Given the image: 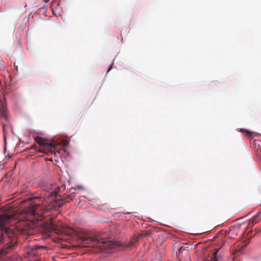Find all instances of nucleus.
<instances>
[{
  "instance_id": "obj_1",
  "label": "nucleus",
  "mask_w": 261,
  "mask_h": 261,
  "mask_svg": "<svg viewBox=\"0 0 261 261\" xmlns=\"http://www.w3.org/2000/svg\"><path fill=\"white\" fill-rule=\"evenodd\" d=\"M144 234L140 233L137 236H134L128 242L126 243L99 239L95 237L89 236L87 231L83 230H80L79 232L78 237L80 240L84 242L88 243L91 242L93 243L97 247L100 248V251H105L109 249L116 248L119 246L125 249H131L135 246L139 239Z\"/></svg>"
},
{
  "instance_id": "obj_2",
  "label": "nucleus",
  "mask_w": 261,
  "mask_h": 261,
  "mask_svg": "<svg viewBox=\"0 0 261 261\" xmlns=\"http://www.w3.org/2000/svg\"><path fill=\"white\" fill-rule=\"evenodd\" d=\"M12 216L7 214L0 215V243L3 240L4 234H8V229L5 226L6 223H9Z\"/></svg>"
},
{
  "instance_id": "obj_3",
  "label": "nucleus",
  "mask_w": 261,
  "mask_h": 261,
  "mask_svg": "<svg viewBox=\"0 0 261 261\" xmlns=\"http://www.w3.org/2000/svg\"><path fill=\"white\" fill-rule=\"evenodd\" d=\"M45 205V204L43 205L40 203L32 204L29 207L28 213L33 216L36 215L41 216L49 210L48 208L44 207Z\"/></svg>"
},
{
  "instance_id": "obj_4",
  "label": "nucleus",
  "mask_w": 261,
  "mask_h": 261,
  "mask_svg": "<svg viewBox=\"0 0 261 261\" xmlns=\"http://www.w3.org/2000/svg\"><path fill=\"white\" fill-rule=\"evenodd\" d=\"M0 117L7 119L6 103L4 97H0Z\"/></svg>"
},
{
  "instance_id": "obj_5",
  "label": "nucleus",
  "mask_w": 261,
  "mask_h": 261,
  "mask_svg": "<svg viewBox=\"0 0 261 261\" xmlns=\"http://www.w3.org/2000/svg\"><path fill=\"white\" fill-rule=\"evenodd\" d=\"M35 141L40 146H44L47 148L50 149L51 150L55 148L54 145H53L51 143L46 142L42 137H38L36 138Z\"/></svg>"
},
{
  "instance_id": "obj_6",
  "label": "nucleus",
  "mask_w": 261,
  "mask_h": 261,
  "mask_svg": "<svg viewBox=\"0 0 261 261\" xmlns=\"http://www.w3.org/2000/svg\"><path fill=\"white\" fill-rule=\"evenodd\" d=\"M43 248V246H35L30 247V250L28 251V254L30 256H35L40 254L39 250L40 249Z\"/></svg>"
},
{
  "instance_id": "obj_7",
  "label": "nucleus",
  "mask_w": 261,
  "mask_h": 261,
  "mask_svg": "<svg viewBox=\"0 0 261 261\" xmlns=\"http://www.w3.org/2000/svg\"><path fill=\"white\" fill-rule=\"evenodd\" d=\"M14 246V243L13 242H9L6 245L5 247L3 249H0V255H4L8 253V249H10Z\"/></svg>"
},
{
  "instance_id": "obj_8",
  "label": "nucleus",
  "mask_w": 261,
  "mask_h": 261,
  "mask_svg": "<svg viewBox=\"0 0 261 261\" xmlns=\"http://www.w3.org/2000/svg\"><path fill=\"white\" fill-rule=\"evenodd\" d=\"M260 215L261 211L258 212L256 215L252 217L249 221V223H252V224L256 223L259 221L258 218L260 216Z\"/></svg>"
},
{
  "instance_id": "obj_9",
  "label": "nucleus",
  "mask_w": 261,
  "mask_h": 261,
  "mask_svg": "<svg viewBox=\"0 0 261 261\" xmlns=\"http://www.w3.org/2000/svg\"><path fill=\"white\" fill-rule=\"evenodd\" d=\"M57 194V192L55 191H48L47 192V195H46V197H47L48 200L49 202H51L52 201L54 200V197Z\"/></svg>"
},
{
  "instance_id": "obj_10",
  "label": "nucleus",
  "mask_w": 261,
  "mask_h": 261,
  "mask_svg": "<svg viewBox=\"0 0 261 261\" xmlns=\"http://www.w3.org/2000/svg\"><path fill=\"white\" fill-rule=\"evenodd\" d=\"M240 131L242 133L244 134V135L248 138H251L252 136V133L250 131H249L247 129L244 128H240Z\"/></svg>"
},
{
  "instance_id": "obj_11",
  "label": "nucleus",
  "mask_w": 261,
  "mask_h": 261,
  "mask_svg": "<svg viewBox=\"0 0 261 261\" xmlns=\"http://www.w3.org/2000/svg\"><path fill=\"white\" fill-rule=\"evenodd\" d=\"M219 250V249H216L215 252L213 253V259H212V261H218L217 259L216 258V256H217V253H218Z\"/></svg>"
},
{
  "instance_id": "obj_12",
  "label": "nucleus",
  "mask_w": 261,
  "mask_h": 261,
  "mask_svg": "<svg viewBox=\"0 0 261 261\" xmlns=\"http://www.w3.org/2000/svg\"><path fill=\"white\" fill-rule=\"evenodd\" d=\"M245 247V245H243L242 247H237L236 248L235 251H236V252H239V251H240L241 250V249L242 248Z\"/></svg>"
},
{
  "instance_id": "obj_13",
  "label": "nucleus",
  "mask_w": 261,
  "mask_h": 261,
  "mask_svg": "<svg viewBox=\"0 0 261 261\" xmlns=\"http://www.w3.org/2000/svg\"><path fill=\"white\" fill-rule=\"evenodd\" d=\"M75 189H71L69 190V192L71 194H73L74 193Z\"/></svg>"
},
{
  "instance_id": "obj_14",
  "label": "nucleus",
  "mask_w": 261,
  "mask_h": 261,
  "mask_svg": "<svg viewBox=\"0 0 261 261\" xmlns=\"http://www.w3.org/2000/svg\"><path fill=\"white\" fill-rule=\"evenodd\" d=\"M182 248H183V247H182V246H181V247H180L178 248V251L180 252V251L181 250V249H182Z\"/></svg>"
},
{
  "instance_id": "obj_15",
  "label": "nucleus",
  "mask_w": 261,
  "mask_h": 261,
  "mask_svg": "<svg viewBox=\"0 0 261 261\" xmlns=\"http://www.w3.org/2000/svg\"><path fill=\"white\" fill-rule=\"evenodd\" d=\"M111 67H110L109 68V69H108V71H107V72H109V71H110V70H111Z\"/></svg>"
},
{
  "instance_id": "obj_16",
  "label": "nucleus",
  "mask_w": 261,
  "mask_h": 261,
  "mask_svg": "<svg viewBox=\"0 0 261 261\" xmlns=\"http://www.w3.org/2000/svg\"><path fill=\"white\" fill-rule=\"evenodd\" d=\"M44 1L45 2V3H47L49 1V0H44Z\"/></svg>"
}]
</instances>
